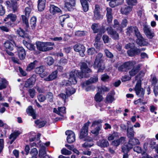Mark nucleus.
Segmentation results:
<instances>
[{"mask_svg":"<svg viewBox=\"0 0 158 158\" xmlns=\"http://www.w3.org/2000/svg\"><path fill=\"white\" fill-rule=\"evenodd\" d=\"M98 91L101 93L102 91L108 92L110 90V89L105 86H102L100 88H98Z\"/></svg>","mask_w":158,"mask_h":158,"instance_id":"50","label":"nucleus"},{"mask_svg":"<svg viewBox=\"0 0 158 158\" xmlns=\"http://www.w3.org/2000/svg\"><path fill=\"white\" fill-rule=\"evenodd\" d=\"M107 33L110 35L111 37L114 40H118L119 39L118 34L115 30H114L112 27H107L106 29Z\"/></svg>","mask_w":158,"mask_h":158,"instance_id":"8","label":"nucleus"},{"mask_svg":"<svg viewBox=\"0 0 158 158\" xmlns=\"http://www.w3.org/2000/svg\"><path fill=\"white\" fill-rule=\"evenodd\" d=\"M126 2L129 5L131 6L136 5L137 3V0H126Z\"/></svg>","mask_w":158,"mask_h":158,"instance_id":"52","label":"nucleus"},{"mask_svg":"<svg viewBox=\"0 0 158 158\" xmlns=\"http://www.w3.org/2000/svg\"><path fill=\"white\" fill-rule=\"evenodd\" d=\"M35 81L36 78L35 77H31L26 81L24 86L27 88L32 87L34 85Z\"/></svg>","mask_w":158,"mask_h":158,"instance_id":"15","label":"nucleus"},{"mask_svg":"<svg viewBox=\"0 0 158 158\" xmlns=\"http://www.w3.org/2000/svg\"><path fill=\"white\" fill-rule=\"evenodd\" d=\"M38 63V61L35 60L33 62L31 63L28 64L27 68V71H30L33 69L35 67L36 64Z\"/></svg>","mask_w":158,"mask_h":158,"instance_id":"40","label":"nucleus"},{"mask_svg":"<svg viewBox=\"0 0 158 158\" xmlns=\"http://www.w3.org/2000/svg\"><path fill=\"white\" fill-rule=\"evenodd\" d=\"M141 64H138L135 66H134L131 70L129 71V73L130 76H134L135 75L140 69V67L142 66Z\"/></svg>","mask_w":158,"mask_h":158,"instance_id":"16","label":"nucleus"},{"mask_svg":"<svg viewBox=\"0 0 158 158\" xmlns=\"http://www.w3.org/2000/svg\"><path fill=\"white\" fill-rule=\"evenodd\" d=\"M47 99L49 102H53V96L52 93L51 92H48L47 95Z\"/></svg>","mask_w":158,"mask_h":158,"instance_id":"54","label":"nucleus"},{"mask_svg":"<svg viewBox=\"0 0 158 158\" xmlns=\"http://www.w3.org/2000/svg\"><path fill=\"white\" fill-rule=\"evenodd\" d=\"M50 12L54 15L61 11L60 9L58 7L54 5H51L50 6Z\"/></svg>","mask_w":158,"mask_h":158,"instance_id":"29","label":"nucleus"},{"mask_svg":"<svg viewBox=\"0 0 158 158\" xmlns=\"http://www.w3.org/2000/svg\"><path fill=\"white\" fill-rule=\"evenodd\" d=\"M17 51L18 56L21 60L24 59L26 56V52L25 50L22 47H19L18 48Z\"/></svg>","mask_w":158,"mask_h":158,"instance_id":"22","label":"nucleus"},{"mask_svg":"<svg viewBox=\"0 0 158 158\" xmlns=\"http://www.w3.org/2000/svg\"><path fill=\"white\" fill-rule=\"evenodd\" d=\"M113 27L117 31H123V29L121 27V25L118 20L116 19H115L114 20Z\"/></svg>","mask_w":158,"mask_h":158,"instance_id":"33","label":"nucleus"},{"mask_svg":"<svg viewBox=\"0 0 158 158\" xmlns=\"http://www.w3.org/2000/svg\"><path fill=\"white\" fill-rule=\"evenodd\" d=\"M106 101L109 103H112L114 100V96L111 95V93H109L106 98Z\"/></svg>","mask_w":158,"mask_h":158,"instance_id":"39","label":"nucleus"},{"mask_svg":"<svg viewBox=\"0 0 158 158\" xmlns=\"http://www.w3.org/2000/svg\"><path fill=\"white\" fill-rule=\"evenodd\" d=\"M149 145L150 147L152 149H155L156 148V142L152 140H151L150 141Z\"/></svg>","mask_w":158,"mask_h":158,"instance_id":"64","label":"nucleus"},{"mask_svg":"<svg viewBox=\"0 0 158 158\" xmlns=\"http://www.w3.org/2000/svg\"><path fill=\"white\" fill-rule=\"evenodd\" d=\"M126 33L127 35H130L132 33H134L135 36L139 37L140 32L136 26L128 27L126 29Z\"/></svg>","mask_w":158,"mask_h":158,"instance_id":"7","label":"nucleus"},{"mask_svg":"<svg viewBox=\"0 0 158 158\" xmlns=\"http://www.w3.org/2000/svg\"><path fill=\"white\" fill-rule=\"evenodd\" d=\"M17 18L16 16L13 14H10L7 16V17L4 19V20L5 21H8L10 19L12 22H15Z\"/></svg>","mask_w":158,"mask_h":158,"instance_id":"36","label":"nucleus"},{"mask_svg":"<svg viewBox=\"0 0 158 158\" xmlns=\"http://www.w3.org/2000/svg\"><path fill=\"white\" fill-rule=\"evenodd\" d=\"M103 54L99 53L96 56L94 64V69H98V72H102L105 68V66L102 61Z\"/></svg>","mask_w":158,"mask_h":158,"instance_id":"1","label":"nucleus"},{"mask_svg":"<svg viewBox=\"0 0 158 158\" xmlns=\"http://www.w3.org/2000/svg\"><path fill=\"white\" fill-rule=\"evenodd\" d=\"M73 48L75 51L79 52L80 56L81 57H84L85 56V48L83 45L77 44L74 45Z\"/></svg>","mask_w":158,"mask_h":158,"instance_id":"9","label":"nucleus"},{"mask_svg":"<svg viewBox=\"0 0 158 158\" xmlns=\"http://www.w3.org/2000/svg\"><path fill=\"white\" fill-rule=\"evenodd\" d=\"M132 10V7L128 6L122 7L121 9V12L123 14L126 15L129 13Z\"/></svg>","mask_w":158,"mask_h":158,"instance_id":"32","label":"nucleus"},{"mask_svg":"<svg viewBox=\"0 0 158 158\" xmlns=\"http://www.w3.org/2000/svg\"><path fill=\"white\" fill-rule=\"evenodd\" d=\"M43 144L42 145L40 144L39 145V147H40V149L39 151V156L40 158H41L46 155H47L46 154V148L43 145Z\"/></svg>","mask_w":158,"mask_h":158,"instance_id":"26","label":"nucleus"},{"mask_svg":"<svg viewBox=\"0 0 158 158\" xmlns=\"http://www.w3.org/2000/svg\"><path fill=\"white\" fill-rule=\"evenodd\" d=\"M75 91L76 90L75 89L72 87H70L67 88L66 91V94L67 97L74 94Z\"/></svg>","mask_w":158,"mask_h":158,"instance_id":"37","label":"nucleus"},{"mask_svg":"<svg viewBox=\"0 0 158 158\" xmlns=\"http://www.w3.org/2000/svg\"><path fill=\"white\" fill-rule=\"evenodd\" d=\"M6 3L8 7L12 9L13 12L17 11L18 6L16 1L11 0L10 2L8 1L6 2Z\"/></svg>","mask_w":158,"mask_h":158,"instance_id":"13","label":"nucleus"},{"mask_svg":"<svg viewBox=\"0 0 158 158\" xmlns=\"http://www.w3.org/2000/svg\"><path fill=\"white\" fill-rule=\"evenodd\" d=\"M91 28L93 30L94 33L100 32V30L98 28V24L97 23L93 24L91 26Z\"/></svg>","mask_w":158,"mask_h":158,"instance_id":"48","label":"nucleus"},{"mask_svg":"<svg viewBox=\"0 0 158 158\" xmlns=\"http://www.w3.org/2000/svg\"><path fill=\"white\" fill-rule=\"evenodd\" d=\"M20 132L18 131H15L12 133L10 135L9 139L11 140L10 144H11L17 137L20 134Z\"/></svg>","mask_w":158,"mask_h":158,"instance_id":"31","label":"nucleus"},{"mask_svg":"<svg viewBox=\"0 0 158 158\" xmlns=\"http://www.w3.org/2000/svg\"><path fill=\"white\" fill-rule=\"evenodd\" d=\"M65 107H59L58 108V110L56 108H54L53 112L62 116L63 115L66 113Z\"/></svg>","mask_w":158,"mask_h":158,"instance_id":"19","label":"nucleus"},{"mask_svg":"<svg viewBox=\"0 0 158 158\" xmlns=\"http://www.w3.org/2000/svg\"><path fill=\"white\" fill-rule=\"evenodd\" d=\"M143 30L145 34L149 39H152L154 36V34L152 31L149 26L144 25Z\"/></svg>","mask_w":158,"mask_h":158,"instance_id":"11","label":"nucleus"},{"mask_svg":"<svg viewBox=\"0 0 158 158\" xmlns=\"http://www.w3.org/2000/svg\"><path fill=\"white\" fill-rule=\"evenodd\" d=\"M119 136V134L118 133L114 132L112 134H110L108 137V139L110 141L113 140L115 137Z\"/></svg>","mask_w":158,"mask_h":158,"instance_id":"51","label":"nucleus"},{"mask_svg":"<svg viewBox=\"0 0 158 158\" xmlns=\"http://www.w3.org/2000/svg\"><path fill=\"white\" fill-rule=\"evenodd\" d=\"M61 152L62 154L65 155H69L72 154L71 152L67 150L65 148L62 149L61 150Z\"/></svg>","mask_w":158,"mask_h":158,"instance_id":"56","label":"nucleus"},{"mask_svg":"<svg viewBox=\"0 0 158 158\" xmlns=\"http://www.w3.org/2000/svg\"><path fill=\"white\" fill-rule=\"evenodd\" d=\"M17 34L21 37H23V38L24 37V31L21 29L19 28V30L17 31Z\"/></svg>","mask_w":158,"mask_h":158,"instance_id":"62","label":"nucleus"},{"mask_svg":"<svg viewBox=\"0 0 158 158\" xmlns=\"http://www.w3.org/2000/svg\"><path fill=\"white\" fill-rule=\"evenodd\" d=\"M139 143V142L138 139L132 138H130L128 143L130 145L129 148H132L133 145L138 144Z\"/></svg>","mask_w":158,"mask_h":158,"instance_id":"27","label":"nucleus"},{"mask_svg":"<svg viewBox=\"0 0 158 158\" xmlns=\"http://www.w3.org/2000/svg\"><path fill=\"white\" fill-rule=\"evenodd\" d=\"M35 123L39 128L43 127L46 125L47 122L42 119H38L35 121Z\"/></svg>","mask_w":158,"mask_h":158,"instance_id":"34","label":"nucleus"},{"mask_svg":"<svg viewBox=\"0 0 158 158\" xmlns=\"http://www.w3.org/2000/svg\"><path fill=\"white\" fill-rule=\"evenodd\" d=\"M88 135V129H81L80 133V138L82 139L86 137Z\"/></svg>","mask_w":158,"mask_h":158,"instance_id":"43","label":"nucleus"},{"mask_svg":"<svg viewBox=\"0 0 158 158\" xmlns=\"http://www.w3.org/2000/svg\"><path fill=\"white\" fill-rule=\"evenodd\" d=\"M141 52V50L137 48L131 49L127 52L128 55L130 56H132L139 54Z\"/></svg>","mask_w":158,"mask_h":158,"instance_id":"20","label":"nucleus"},{"mask_svg":"<svg viewBox=\"0 0 158 158\" xmlns=\"http://www.w3.org/2000/svg\"><path fill=\"white\" fill-rule=\"evenodd\" d=\"M102 36V34L98 33V34L97 35L95 39V42L94 43V46L96 47H97L98 46V43L99 41L100 40L101 37Z\"/></svg>","mask_w":158,"mask_h":158,"instance_id":"53","label":"nucleus"},{"mask_svg":"<svg viewBox=\"0 0 158 158\" xmlns=\"http://www.w3.org/2000/svg\"><path fill=\"white\" fill-rule=\"evenodd\" d=\"M46 98L44 95L40 94L38 96V101L41 102H44Z\"/></svg>","mask_w":158,"mask_h":158,"instance_id":"58","label":"nucleus"},{"mask_svg":"<svg viewBox=\"0 0 158 158\" xmlns=\"http://www.w3.org/2000/svg\"><path fill=\"white\" fill-rule=\"evenodd\" d=\"M104 52L105 54L108 58H111L113 57V54L110 52L109 51L108 49H106L104 50Z\"/></svg>","mask_w":158,"mask_h":158,"instance_id":"59","label":"nucleus"},{"mask_svg":"<svg viewBox=\"0 0 158 158\" xmlns=\"http://www.w3.org/2000/svg\"><path fill=\"white\" fill-rule=\"evenodd\" d=\"M65 134L68 135L67 141L69 143H72L75 140V136L74 133L71 130H67L65 132Z\"/></svg>","mask_w":158,"mask_h":158,"instance_id":"10","label":"nucleus"},{"mask_svg":"<svg viewBox=\"0 0 158 158\" xmlns=\"http://www.w3.org/2000/svg\"><path fill=\"white\" fill-rule=\"evenodd\" d=\"M129 145L128 143L127 145H123L122 147V152L124 153H127L132 148H129Z\"/></svg>","mask_w":158,"mask_h":158,"instance_id":"46","label":"nucleus"},{"mask_svg":"<svg viewBox=\"0 0 158 158\" xmlns=\"http://www.w3.org/2000/svg\"><path fill=\"white\" fill-rule=\"evenodd\" d=\"M77 77H79L80 78H82L83 77L82 73L79 72L77 70H74L70 73L68 81L70 85H75L77 83Z\"/></svg>","mask_w":158,"mask_h":158,"instance_id":"2","label":"nucleus"},{"mask_svg":"<svg viewBox=\"0 0 158 158\" xmlns=\"http://www.w3.org/2000/svg\"><path fill=\"white\" fill-rule=\"evenodd\" d=\"M75 5V0H66L65 6L68 10L71 11L73 10V7Z\"/></svg>","mask_w":158,"mask_h":158,"instance_id":"14","label":"nucleus"},{"mask_svg":"<svg viewBox=\"0 0 158 158\" xmlns=\"http://www.w3.org/2000/svg\"><path fill=\"white\" fill-rule=\"evenodd\" d=\"M4 46L6 48H7L10 50L13 49V44L9 40H7L4 43Z\"/></svg>","mask_w":158,"mask_h":158,"instance_id":"38","label":"nucleus"},{"mask_svg":"<svg viewBox=\"0 0 158 158\" xmlns=\"http://www.w3.org/2000/svg\"><path fill=\"white\" fill-rule=\"evenodd\" d=\"M28 92L31 97L33 98L35 95V90L34 89H30L29 90Z\"/></svg>","mask_w":158,"mask_h":158,"instance_id":"61","label":"nucleus"},{"mask_svg":"<svg viewBox=\"0 0 158 158\" xmlns=\"http://www.w3.org/2000/svg\"><path fill=\"white\" fill-rule=\"evenodd\" d=\"M102 122L101 120H98L94 121L91 125V127H95L96 126H98L97 128H101L102 127V125L100 124Z\"/></svg>","mask_w":158,"mask_h":158,"instance_id":"47","label":"nucleus"},{"mask_svg":"<svg viewBox=\"0 0 158 158\" xmlns=\"http://www.w3.org/2000/svg\"><path fill=\"white\" fill-rule=\"evenodd\" d=\"M87 32L85 31H76L75 33V35L78 37H81L86 35Z\"/></svg>","mask_w":158,"mask_h":158,"instance_id":"44","label":"nucleus"},{"mask_svg":"<svg viewBox=\"0 0 158 158\" xmlns=\"http://www.w3.org/2000/svg\"><path fill=\"white\" fill-rule=\"evenodd\" d=\"M128 21L127 19H123L121 23V26L123 29V28H124L126 27Z\"/></svg>","mask_w":158,"mask_h":158,"instance_id":"63","label":"nucleus"},{"mask_svg":"<svg viewBox=\"0 0 158 158\" xmlns=\"http://www.w3.org/2000/svg\"><path fill=\"white\" fill-rule=\"evenodd\" d=\"M126 138L125 137H122L120 139L117 140H114L112 141L111 144L115 147L118 146L120 143H123L125 141Z\"/></svg>","mask_w":158,"mask_h":158,"instance_id":"25","label":"nucleus"},{"mask_svg":"<svg viewBox=\"0 0 158 158\" xmlns=\"http://www.w3.org/2000/svg\"><path fill=\"white\" fill-rule=\"evenodd\" d=\"M36 45L37 48L40 51L46 52L50 50L53 49L52 47H46L45 42H38L36 43Z\"/></svg>","mask_w":158,"mask_h":158,"instance_id":"6","label":"nucleus"},{"mask_svg":"<svg viewBox=\"0 0 158 158\" xmlns=\"http://www.w3.org/2000/svg\"><path fill=\"white\" fill-rule=\"evenodd\" d=\"M96 144L101 148H107L109 145L108 141L105 139L99 140L97 142Z\"/></svg>","mask_w":158,"mask_h":158,"instance_id":"18","label":"nucleus"},{"mask_svg":"<svg viewBox=\"0 0 158 158\" xmlns=\"http://www.w3.org/2000/svg\"><path fill=\"white\" fill-rule=\"evenodd\" d=\"M127 135L129 138H132L134 136V131L133 129H127Z\"/></svg>","mask_w":158,"mask_h":158,"instance_id":"49","label":"nucleus"},{"mask_svg":"<svg viewBox=\"0 0 158 158\" xmlns=\"http://www.w3.org/2000/svg\"><path fill=\"white\" fill-rule=\"evenodd\" d=\"M139 37L136 36L137 40L136 41L137 44L139 45L142 46H146L148 44V43L146 41V40L144 39L140 33Z\"/></svg>","mask_w":158,"mask_h":158,"instance_id":"17","label":"nucleus"},{"mask_svg":"<svg viewBox=\"0 0 158 158\" xmlns=\"http://www.w3.org/2000/svg\"><path fill=\"white\" fill-rule=\"evenodd\" d=\"M36 18L35 17H32L30 21L31 26L32 29L34 28L36 26Z\"/></svg>","mask_w":158,"mask_h":158,"instance_id":"42","label":"nucleus"},{"mask_svg":"<svg viewBox=\"0 0 158 158\" xmlns=\"http://www.w3.org/2000/svg\"><path fill=\"white\" fill-rule=\"evenodd\" d=\"M140 81H138L135 87V90L137 95L139 97L143 98L145 91L141 87Z\"/></svg>","mask_w":158,"mask_h":158,"instance_id":"3","label":"nucleus"},{"mask_svg":"<svg viewBox=\"0 0 158 158\" xmlns=\"http://www.w3.org/2000/svg\"><path fill=\"white\" fill-rule=\"evenodd\" d=\"M94 144L92 140H90L89 141H87L82 144V147H83L86 148H90Z\"/></svg>","mask_w":158,"mask_h":158,"instance_id":"41","label":"nucleus"},{"mask_svg":"<svg viewBox=\"0 0 158 158\" xmlns=\"http://www.w3.org/2000/svg\"><path fill=\"white\" fill-rule=\"evenodd\" d=\"M26 112L29 115L32 116L34 119L36 118L35 113L31 106H29L27 109Z\"/></svg>","mask_w":158,"mask_h":158,"instance_id":"30","label":"nucleus"},{"mask_svg":"<svg viewBox=\"0 0 158 158\" xmlns=\"http://www.w3.org/2000/svg\"><path fill=\"white\" fill-rule=\"evenodd\" d=\"M58 97L62 99L63 101H64V102H65L66 99L67 98V95L64 93H60L58 95Z\"/></svg>","mask_w":158,"mask_h":158,"instance_id":"60","label":"nucleus"},{"mask_svg":"<svg viewBox=\"0 0 158 158\" xmlns=\"http://www.w3.org/2000/svg\"><path fill=\"white\" fill-rule=\"evenodd\" d=\"M92 63L87 61H86V62H82L81 63V69L82 72L81 73H82L83 76V73H89L91 72V69L88 67L92 66Z\"/></svg>","mask_w":158,"mask_h":158,"instance_id":"5","label":"nucleus"},{"mask_svg":"<svg viewBox=\"0 0 158 158\" xmlns=\"http://www.w3.org/2000/svg\"><path fill=\"white\" fill-rule=\"evenodd\" d=\"M45 70V67L43 66H41L36 68L35 71L36 73L40 75L41 77H44L47 76L48 74V72H44Z\"/></svg>","mask_w":158,"mask_h":158,"instance_id":"12","label":"nucleus"},{"mask_svg":"<svg viewBox=\"0 0 158 158\" xmlns=\"http://www.w3.org/2000/svg\"><path fill=\"white\" fill-rule=\"evenodd\" d=\"M45 0H38V8L40 11H43L45 6Z\"/></svg>","mask_w":158,"mask_h":158,"instance_id":"28","label":"nucleus"},{"mask_svg":"<svg viewBox=\"0 0 158 158\" xmlns=\"http://www.w3.org/2000/svg\"><path fill=\"white\" fill-rule=\"evenodd\" d=\"M94 98L96 102H101L103 99V97L100 94L99 92L96 94Z\"/></svg>","mask_w":158,"mask_h":158,"instance_id":"45","label":"nucleus"},{"mask_svg":"<svg viewBox=\"0 0 158 158\" xmlns=\"http://www.w3.org/2000/svg\"><path fill=\"white\" fill-rule=\"evenodd\" d=\"M98 78L97 76H94L91 77L89 80L86 81L85 82L82 84L83 87L87 85H89L93 83H94L98 81Z\"/></svg>","mask_w":158,"mask_h":158,"instance_id":"21","label":"nucleus"},{"mask_svg":"<svg viewBox=\"0 0 158 158\" xmlns=\"http://www.w3.org/2000/svg\"><path fill=\"white\" fill-rule=\"evenodd\" d=\"M46 60L47 63L49 65H52L54 63V59L51 57H47Z\"/></svg>","mask_w":158,"mask_h":158,"instance_id":"57","label":"nucleus"},{"mask_svg":"<svg viewBox=\"0 0 158 158\" xmlns=\"http://www.w3.org/2000/svg\"><path fill=\"white\" fill-rule=\"evenodd\" d=\"M106 16L107 18V21L108 23V25L109 26H110V24L112 22L113 19L112 15H106Z\"/></svg>","mask_w":158,"mask_h":158,"instance_id":"55","label":"nucleus"},{"mask_svg":"<svg viewBox=\"0 0 158 158\" xmlns=\"http://www.w3.org/2000/svg\"><path fill=\"white\" fill-rule=\"evenodd\" d=\"M125 64L126 69L127 70H128L134 66L136 64V62L134 61H129L125 62Z\"/></svg>","mask_w":158,"mask_h":158,"instance_id":"35","label":"nucleus"},{"mask_svg":"<svg viewBox=\"0 0 158 158\" xmlns=\"http://www.w3.org/2000/svg\"><path fill=\"white\" fill-rule=\"evenodd\" d=\"M31 11L30 8L29 7H27L25 9V15H22L23 23L27 28H28L29 27L28 19Z\"/></svg>","mask_w":158,"mask_h":158,"instance_id":"4","label":"nucleus"},{"mask_svg":"<svg viewBox=\"0 0 158 158\" xmlns=\"http://www.w3.org/2000/svg\"><path fill=\"white\" fill-rule=\"evenodd\" d=\"M124 1V0H111L109 2V5L111 7H114L122 4Z\"/></svg>","mask_w":158,"mask_h":158,"instance_id":"23","label":"nucleus"},{"mask_svg":"<svg viewBox=\"0 0 158 158\" xmlns=\"http://www.w3.org/2000/svg\"><path fill=\"white\" fill-rule=\"evenodd\" d=\"M57 71L56 70L53 72L48 77L44 78V80L47 81H52L56 79L57 77Z\"/></svg>","mask_w":158,"mask_h":158,"instance_id":"24","label":"nucleus"}]
</instances>
